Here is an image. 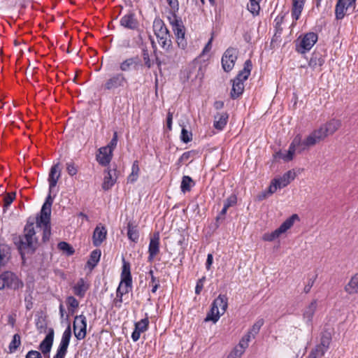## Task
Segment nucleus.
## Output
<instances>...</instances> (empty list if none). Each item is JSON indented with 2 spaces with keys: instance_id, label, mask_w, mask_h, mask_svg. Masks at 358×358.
<instances>
[{
  "instance_id": "obj_6",
  "label": "nucleus",
  "mask_w": 358,
  "mask_h": 358,
  "mask_svg": "<svg viewBox=\"0 0 358 358\" xmlns=\"http://www.w3.org/2000/svg\"><path fill=\"white\" fill-rule=\"evenodd\" d=\"M128 85V79L123 73L112 74L106 80L103 87L105 90L113 91L117 89L124 88Z\"/></svg>"
},
{
  "instance_id": "obj_21",
  "label": "nucleus",
  "mask_w": 358,
  "mask_h": 358,
  "mask_svg": "<svg viewBox=\"0 0 358 358\" xmlns=\"http://www.w3.org/2000/svg\"><path fill=\"white\" fill-rule=\"evenodd\" d=\"M135 328L131 334L133 341L136 342L139 340L141 333L146 331L149 326V320L148 317L143 318L134 324Z\"/></svg>"
},
{
  "instance_id": "obj_19",
  "label": "nucleus",
  "mask_w": 358,
  "mask_h": 358,
  "mask_svg": "<svg viewBox=\"0 0 358 358\" xmlns=\"http://www.w3.org/2000/svg\"><path fill=\"white\" fill-rule=\"evenodd\" d=\"M60 177L61 169L59 168V163H57L51 166L48 175V181L49 183L50 192H52L53 189L56 187Z\"/></svg>"
},
{
  "instance_id": "obj_41",
  "label": "nucleus",
  "mask_w": 358,
  "mask_h": 358,
  "mask_svg": "<svg viewBox=\"0 0 358 358\" xmlns=\"http://www.w3.org/2000/svg\"><path fill=\"white\" fill-rule=\"evenodd\" d=\"M37 228H41L43 230V237L42 240L43 242H46L49 241L50 235H51V227L50 223H41L40 225H36Z\"/></svg>"
},
{
  "instance_id": "obj_37",
  "label": "nucleus",
  "mask_w": 358,
  "mask_h": 358,
  "mask_svg": "<svg viewBox=\"0 0 358 358\" xmlns=\"http://www.w3.org/2000/svg\"><path fill=\"white\" fill-rule=\"evenodd\" d=\"M24 234L26 235L27 237H29L37 243L38 239L36 237V231L34 229V222H30L29 221L27 222L24 228Z\"/></svg>"
},
{
  "instance_id": "obj_27",
  "label": "nucleus",
  "mask_w": 358,
  "mask_h": 358,
  "mask_svg": "<svg viewBox=\"0 0 358 358\" xmlns=\"http://www.w3.org/2000/svg\"><path fill=\"white\" fill-rule=\"evenodd\" d=\"M120 24L129 29H136L138 27V22L134 13H129L120 19Z\"/></svg>"
},
{
  "instance_id": "obj_15",
  "label": "nucleus",
  "mask_w": 358,
  "mask_h": 358,
  "mask_svg": "<svg viewBox=\"0 0 358 358\" xmlns=\"http://www.w3.org/2000/svg\"><path fill=\"white\" fill-rule=\"evenodd\" d=\"M317 39L318 36L316 33L308 32L306 34L300 42V48L301 50H299V52L301 53H305L306 52L309 51L316 43Z\"/></svg>"
},
{
  "instance_id": "obj_30",
  "label": "nucleus",
  "mask_w": 358,
  "mask_h": 358,
  "mask_svg": "<svg viewBox=\"0 0 358 358\" xmlns=\"http://www.w3.org/2000/svg\"><path fill=\"white\" fill-rule=\"evenodd\" d=\"M51 215V207L43 205L41 210V215L36 217V225H40L41 223L50 224Z\"/></svg>"
},
{
  "instance_id": "obj_45",
  "label": "nucleus",
  "mask_w": 358,
  "mask_h": 358,
  "mask_svg": "<svg viewBox=\"0 0 358 358\" xmlns=\"http://www.w3.org/2000/svg\"><path fill=\"white\" fill-rule=\"evenodd\" d=\"M264 321L263 319H259L255 322L252 327L248 331L250 334H252V338H255V336L259 332L261 327L264 325Z\"/></svg>"
},
{
  "instance_id": "obj_14",
  "label": "nucleus",
  "mask_w": 358,
  "mask_h": 358,
  "mask_svg": "<svg viewBox=\"0 0 358 358\" xmlns=\"http://www.w3.org/2000/svg\"><path fill=\"white\" fill-rule=\"evenodd\" d=\"M142 66L141 60L138 56L129 57L120 63V70L123 72H129L131 71H138L139 67Z\"/></svg>"
},
{
  "instance_id": "obj_1",
  "label": "nucleus",
  "mask_w": 358,
  "mask_h": 358,
  "mask_svg": "<svg viewBox=\"0 0 358 358\" xmlns=\"http://www.w3.org/2000/svg\"><path fill=\"white\" fill-rule=\"evenodd\" d=\"M341 126V120L332 119L321 125L320 128L313 130L304 140L302 139L301 134H297L290 143L287 154L282 155L281 158L285 162L292 160L296 152L301 153L310 147L314 146L329 135L335 133Z\"/></svg>"
},
{
  "instance_id": "obj_11",
  "label": "nucleus",
  "mask_w": 358,
  "mask_h": 358,
  "mask_svg": "<svg viewBox=\"0 0 358 358\" xmlns=\"http://www.w3.org/2000/svg\"><path fill=\"white\" fill-rule=\"evenodd\" d=\"M73 333L78 340H83L87 334V319L81 314L76 315L73 322Z\"/></svg>"
},
{
  "instance_id": "obj_20",
  "label": "nucleus",
  "mask_w": 358,
  "mask_h": 358,
  "mask_svg": "<svg viewBox=\"0 0 358 358\" xmlns=\"http://www.w3.org/2000/svg\"><path fill=\"white\" fill-rule=\"evenodd\" d=\"M121 280L120 284L126 285L127 287H132V277L131 274V266L124 259H122V267L121 272Z\"/></svg>"
},
{
  "instance_id": "obj_5",
  "label": "nucleus",
  "mask_w": 358,
  "mask_h": 358,
  "mask_svg": "<svg viewBox=\"0 0 358 358\" xmlns=\"http://www.w3.org/2000/svg\"><path fill=\"white\" fill-rule=\"evenodd\" d=\"M299 220V217L298 215L293 214L283 222L278 229L271 233H265L262 236V239L264 241L270 242L274 241L280 237L281 234L285 233L288 229H289L293 226L294 222Z\"/></svg>"
},
{
  "instance_id": "obj_42",
  "label": "nucleus",
  "mask_w": 358,
  "mask_h": 358,
  "mask_svg": "<svg viewBox=\"0 0 358 358\" xmlns=\"http://www.w3.org/2000/svg\"><path fill=\"white\" fill-rule=\"evenodd\" d=\"M21 345V338L20 336L18 334H15L13 336V339L10 341L8 349L10 353L15 352L17 349L20 347Z\"/></svg>"
},
{
  "instance_id": "obj_12",
  "label": "nucleus",
  "mask_w": 358,
  "mask_h": 358,
  "mask_svg": "<svg viewBox=\"0 0 358 358\" xmlns=\"http://www.w3.org/2000/svg\"><path fill=\"white\" fill-rule=\"evenodd\" d=\"M14 243L22 257L24 255L23 251L26 250H31L32 251H34L37 244L35 241H34L29 237H27L24 234L17 237L15 239Z\"/></svg>"
},
{
  "instance_id": "obj_64",
  "label": "nucleus",
  "mask_w": 358,
  "mask_h": 358,
  "mask_svg": "<svg viewBox=\"0 0 358 358\" xmlns=\"http://www.w3.org/2000/svg\"><path fill=\"white\" fill-rule=\"evenodd\" d=\"M237 345L238 346L239 348H241L245 351V349L248 347L249 343L241 338V341H239V343Z\"/></svg>"
},
{
  "instance_id": "obj_38",
  "label": "nucleus",
  "mask_w": 358,
  "mask_h": 358,
  "mask_svg": "<svg viewBox=\"0 0 358 358\" xmlns=\"http://www.w3.org/2000/svg\"><path fill=\"white\" fill-rule=\"evenodd\" d=\"M194 182L191 177L184 176L182 178L180 189L183 193L189 192L192 186L194 185Z\"/></svg>"
},
{
  "instance_id": "obj_2",
  "label": "nucleus",
  "mask_w": 358,
  "mask_h": 358,
  "mask_svg": "<svg viewBox=\"0 0 358 358\" xmlns=\"http://www.w3.org/2000/svg\"><path fill=\"white\" fill-rule=\"evenodd\" d=\"M252 69V64L250 59H247L243 69L238 72L236 78L232 80V89L230 93L233 99L238 98L244 91V82L248 78Z\"/></svg>"
},
{
  "instance_id": "obj_13",
  "label": "nucleus",
  "mask_w": 358,
  "mask_h": 358,
  "mask_svg": "<svg viewBox=\"0 0 358 358\" xmlns=\"http://www.w3.org/2000/svg\"><path fill=\"white\" fill-rule=\"evenodd\" d=\"M159 245H160V236L159 233L155 232L150 238V243L148 246V261L152 262L155 257L159 253Z\"/></svg>"
},
{
  "instance_id": "obj_24",
  "label": "nucleus",
  "mask_w": 358,
  "mask_h": 358,
  "mask_svg": "<svg viewBox=\"0 0 358 358\" xmlns=\"http://www.w3.org/2000/svg\"><path fill=\"white\" fill-rule=\"evenodd\" d=\"M229 114L227 112L217 113L214 115L213 127L220 131L224 129L227 124Z\"/></svg>"
},
{
  "instance_id": "obj_61",
  "label": "nucleus",
  "mask_w": 358,
  "mask_h": 358,
  "mask_svg": "<svg viewBox=\"0 0 358 358\" xmlns=\"http://www.w3.org/2000/svg\"><path fill=\"white\" fill-rule=\"evenodd\" d=\"M173 113L170 111L168 112L166 117V126L169 130L172 129Z\"/></svg>"
},
{
  "instance_id": "obj_62",
  "label": "nucleus",
  "mask_w": 358,
  "mask_h": 358,
  "mask_svg": "<svg viewBox=\"0 0 358 358\" xmlns=\"http://www.w3.org/2000/svg\"><path fill=\"white\" fill-rule=\"evenodd\" d=\"M213 256L212 254H208V256H207V259H206V268L207 270H210V267H211V265L213 264Z\"/></svg>"
},
{
  "instance_id": "obj_47",
  "label": "nucleus",
  "mask_w": 358,
  "mask_h": 358,
  "mask_svg": "<svg viewBox=\"0 0 358 358\" xmlns=\"http://www.w3.org/2000/svg\"><path fill=\"white\" fill-rule=\"evenodd\" d=\"M142 57L144 61L145 66L148 69L151 68L152 62L150 60L148 50L146 48H143L142 50Z\"/></svg>"
},
{
  "instance_id": "obj_39",
  "label": "nucleus",
  "mask_w": 358,
  "mask_h": 358,
  "mask_svg": "<svg viewBox=\"0 0 358 358\" xmlns=\"http://www.w3.org/2000/svg\"><path fill=\"white\" fill-rule=\"evenodd\" d=\"M101 252L100 250L96 249L93 250L90 256V259L87 261V264L94 268L100 260Z\"/></svg>"
},
{
  "instance_id": "obj_48",
  "label": "nucleus",
  "mask_w": 358,
  "mask_h": 358,
  "mask_svg": "<svg viewBox=\"0 0 358 358\" xmlns=\"http://www.w3.org/2000/svg\"><path fill=\"white\" fill-rule=\"evenodd\" d=\"M66 171L71 176H73L78 173L77 166L73 162L66 163Z\"/></svg>"
},
{
  "instance_id": "obj_9",
  "label": "nucleus",
  "mask_w": 358,
  "mask_h": 358,
  "mask_svg": "<svg viewBox=\"0 0 358 358\" xmlns=\"http://www.w3.org/2000/svg\"><path fill=\"white\" fill-rule=\"evenodd\" d=\"M71 338V326L68 325L62 334L56 355L53 358H65Z\"/></svg>"
},
{
  "instance_id": "obj_26",
  "label": "nucleus",
  "mask_w": 358,
  "mask_h": 358,
  "mask_svg": "<svg viewBox=\"0 0 358 358\" xmlns=\"http://www.w3.org/2000/svg\"><path fill=\"white\" fill-rule=\"evenodd\" d=\"M324 62V56L321 52L315 51L311 54L308 66L313 69H316L318 67H321Z\"/></svg>"
},
{
  "instance_id": "obj_18",
  "label": "nucleus",
  "mask_w": 358,
  "mask_h": 358,
  "mask_svg": "<svg viewBox=\"0 0 358 358\" xmlns=\"http://www.w3.org/2000/svg\"><path fill=\"white\" fill-rule=\"evenodd\" d=\"M132 287H127L124 285L119 284L116 290V296L113 300L112 305L113 307L120 308L123 301L125 300L124 296L131 290Z\"/></svg>"
},
{
  "instance_id": "obj_32",
  "label": "nucleus",
  "mask_w": 358,
  "mask_h": 358,
  "mask_svg": "<svg viewBox=\"0 0 358 358\" xmlns=\"http://www.w3.org/2000/svg\"><path fill=\"white\" fill-rule=\"evenodd\" d=\"M345 290L349 294H358V272L350 278L345 287Z\"/></svg>"
},
{
  "instance_id": "obj_56",
  "label": "nucleus",
  "mask_w": 358,
  "mask_h": 358,
  "mask_svg": "<svg viewBox=\"0 0 358 358\" xmlns=\"http://www.w3.org/2000/svg\"><path fill=\"white\" fill-rule=\"evenodd\" d=\"M244 350L241 348H239L238 345H236L234 350L231 352V355H233L236 358H241L242 355L244 353Z\"/></svg>"
},
{
  "instance_id": "obj_22",
  "label": "nucleus",
  "mask_w": 358,
  "mask_h": 358,
  "mask_svg": "<svg viewBox=\"0 0 358 358\" xmlns=\"http://www.w3.org/2000/svg\"><path fill=\"white\" fill-rule=\"evenodd\" d=\"M54 330L51 329L39 345L38 349L45 355L49 354L53 344Z\"/></svg>"
},
{
  "instance_id": "obj_35",
  "label": "nucleus",
  "mask_w": 358,
  "mask_h": 358,
  "mask_svg": "<svg viewBox=\"0 0 358 358\" xmlns=\"http://www.w3.org/2000/svg\"><path fill=\"white\" fill-rule=\"evenodd\" d=\"M139 172L140 168L138 165V162L136 160L133 162L131 166V172L127 177V182L130 183L135 182L138 178Z\"/></svg>"
},
{
  "instance_id": "obj_60",
  "label": "nucleus",
  "mask_w": 358,
  "mask_h": 358,
  "mask_svg": "<svg viewBox=\"0 0 358 358\" xmlns=\"http://www.w3.org/2000/svg\"><path fill=\"white\" fill-rule=\"evenodd\" d=\"M330 343V337L329 336H322L321 338L320 344L322 346L324 347L327 350L329 349Z\"/></svg>"
},
{
  "instance_id": "obj_36",
  "label": "nucleus",
  "mask_w": 358,
  "mask_h": 358,
  "mask_svg": "<svg viewBox=\"0 0 358 358\" xmlns=\"http://www.w3.org/2000/svg\"><path fill=\"white\" fill-rule=\"evenodd\" d=\"M223 313H221L220 310H217L213 306H211L210 311L208 313L204 321L208 322L212 321L214 323L217 322L220 319V316L222 315Z\"/></svg>"
},
{
  "instance_id": "obj_34",
  "label": "nucleus",
  "mask_w": 358,
  "mask_h": 358,
  "mask_svg": "<svg viewBox=\"0 0 358 358\" xmlns=\"http://www.w3.org/2000/svg\"><path fill=\"white\" fill-rule=\"evenodd\" d=\"M127 236L129 240L134 243H137L139 238V233L137 227L134 225L131 222H129L127 224Z\"/></svg>"
},
{
  "instance_id": "obj_46",
  "label": "nucleus",
  "mask_w": 358,
  "mask_h": 358,
  "mask_svg": "<svg viewBox=\"0 0 358 358\" xmlns=\"http://www.w3.org/2000/svg\"><path fill=\"white\" fill-rule=\"evenodd\" d=\"M181 141L185 143L190 142L192 139V134L188 131L185 128H182L180 136Z\"/></svg>"
},
{
  "instance_id": "obj_7",
  "label": "nucleus",
  "mask_w": 358,
  "mask_h": 358,
  "mask_svg": "<svg viewBox=\"0 0 358 358\" xmlns=\"http://www.w3.org/2000/svg\"><path fill=\"white\" fill-rule=\"evenodd\" d=\"M238 50L234 47H229L224 52L221 63L225 72L231 71L238 59Z\"/></svg>"
},
{
  "instance_id": "obj_28",
  "label": "nucleus",
  "mask_w": 358,
  "mask_h": 358,
  "mask_svg": "<svg viewBox=\"0 0 358 358\" xmlns=\"http://www.w3.org/2000/svg\"><path fill=\"white\" fill-rule=\"evenodd\" d=\"M306 0H292L291 14L293 20H298L304 7Z\"/></svg>"
},
{
  "instance_id": "obj_52",
  "label": "nucleus",
  "mask_w": 358,
  "mask_h": 358,
  "mask_svg": "<svg viewBox=\"0 0 358 358\" xmlns=\"http://www.w3.org/2000/svg\"><path fill=\"white\" fill-rule=\"evenodd\" d=\"M312 350L316 354V355H317L318 357H322L324 355L327 349L319 344Z\"/></svg>"
},
{
  "instance_id": "obj_58",
  "label": "nucleus",
  "mask_w": 358,
  "mask_h": 358,
  "mask_svg": "<svg viewBox=\"0 0 358 358\" xmlns=\"http://www.w3.org/2000/svg\"><path fill=\"white\" fill-rule=\"evenodd\" d=\"M315 277L308 279V282L305 285L304 289H303V292L306 294H308V292H310L312 287L313 286V284H314V282H315Z\"/></svg>"
},
{
  "instance_id": "obj_50",
  "label": "nucleus",
  "mask_w": 358,
  "mask_h": 358,
  "mask_svg": "<svg viewBox=\"0 0 358 358\" xmlns=\"http://www.w3.org/2000/svg\"><path fill=\"white\" fill-rule=\"evenodd\" d=\"M236 196L235 194H231L224 201V206L229 208V207L234 206L236 203Z\"/></svg>"
},
{
  "instance_id": "obj_57",
  "label": "nucleus",
  "mask_w": 358,
  "mask_h": 358,
  "mask_svg": "<svg viewBox=\"0 0 358 358\" xmlns=\"http://www.w3.org/2000/svg\"><path fill=\"white\" fill-rule=\"evenodd\" d=\"M192 151H188L184 152L178 159V164H180L181 163H183L186 161H187L189 157H191Z\"/></svg>"
},
{
  "instance_id": "obj_4",
  "label": "nucleus",
  "mask_w": 358,
  "mask_h": 358,
  "mask_svg": "<svg viewBox=\"0 0 358 358\" xmlns=\"http://www.w3.org/2000/svg\"><path fill=\"white\" fill-rule=\"evenodd\" d=\"M23 286V282L14 273L5 271L0 274V290L5 288L15 290Z\"/></svg>"
},
{
  "instance_id": "obj_17",
  "label": "nucleus",
  "mask_w": 358,
  "mask_h": 358,
  "mask_svg": "<svg viewBox=\"0 0 358 358\" xmlns=\"http://www.w3.org/2000/svg\"><path fill=\"white\" fill-rule=\"evenodd\" d=\"M107 229L104 225L99 223L95 227L92 235V243L94 246L99 247L106 239Z\"/></svg>"
},
{
  "instance_id": "obj_59",
  "label": "nucleus",
  "mask_w": 358,
  "mask_h": 358,
  "mask_svg": "<svg viewBox=\"0 0 358 358\" xmlns=\"http://www.w3.org/2000/svg\"><path fill=\"white\" fill-rule=\"evenodd\" d=\"M26 358H42L41 354L36 350H30L27 352Z\"/></svg>"
},
{
  "instance_id": "obj_51",
  "label": "nucleus",
  "mask_w": 358,
  "mask_h": 358,
  "mask_svg": "<svg viewBox=\"0 0 358 358\" xmlns=\"http://www.w3.org/2000/svg\"><path fill=\"white\" fill-rule=\"evenodd\" d=\"M206 280L205 277H202L201 278L199 279L196 282V285L195 287V294L199 295L201 294L203 288V284L204 281Z\"/></svg>"
},
{
  "instance_id": "obj_8",
  "label": "nucleus",
  "mask_w": 358,
  "mask_h": 358,
  "mask_svg": "<svg viewBox=\"0 0 358 358\" xmlns=\"http://www.w3.org/2000/svg\"><path fill=\"white\" fill-rule=\"evenodd\" d=\"M296 174L293 171H288L279 178H275L271 181L268 187V193L270 194L275 192L277 189H282L287 186L294 178Z\"/></svg>"
},
{
  "instance_id": "obj_25",
  "label": "nucleus",
  "mask_w": 358,
  "mask_h": 358,
  "mask_svg": "<svg viewBox=\"0 0 358 358\" xmlns=\"http://www.w3.org/2000/svg\"><path fill=\"white\" fill-rule=\"evenodd\" d=\"M116 170L107 169L105 171V176L102 184L104 190L110 189L116 182Z\"/></svg>"
},
{
  "instance_id": "obj_31",
  "label": "nucleus",
  "mask_w": 358,
  "mask_h": 358,
  "mask_svg": "<svg viewBox=\"0 0 358 358\" xmlns=\"http://www.w3.org/2000/svg\"><path fill=\"white\" fill-rule=\"evenodd\" d=\"M317 308V300H313L303 310V319L307 323L312 322L313 315Z\"/></svg>"
},
{
  "instance_id": "obj_23",
  "label": "nucleus",
  "mask_w": 358,
  "mask_h": 358,
  "mask_svg": "<svg viewBox=\"0 0 358 358\" xmlns=\"http://www.w3.org/2000/svg\"><path fill=\"white\" fill-rule=\"evenodd\" d=\"M90 283L84 278H80L73 287V291L76 296L82 299L85 296L87 291L90 289Z\"/></svg>"
},
{
  "instance_id": "obj_44",
  "label": "nucleus",
  "mask_w": 358,
  "mask_h": 358,
  "mask_svg": "<svg viewBox=\"0 0 358 358\" xmlns=\"http://www.w3.org/2000/svg\"><path fill=\"white\" fill-rule=\"evenodd\" d=\"M69 312L73 313L74 310L79 306L78 301L73 296H69L66 300Z\"/></svg>"
},
{
  "instance_id": "obj_53",
  "label": "nucleus",
  "mask_w": 358,
  "mask_h": 358,
  "mask_svg": "<svg viewBox=\"0 0 358 358\" xmlns=\"http://www.w3.org/2000/svg\"><path fill=\"white\" fill-rule=\"evenodd\" d=\"M150 285L152 287L151 292L152 293H155L157 289L159 287V280L155 276H152V280H150Z\"/></svg>"
},
{
  "instance_id": "obj_33",
  "label": "nucleus",
  "mask_w": 358,
  "mask_h": 358,
  "mask_svg": "<svg viewBox=\"0 0 358 358\" xmlns=\"http://www.w3.org/2000/svg\"><path fill=\"white\" fill-rule=\"evenodd\" d=\"M350 7V6H348V3L338 0L335 7L336 18L337 20H342L345 17L347 9Z\"/></svg>"
},
{
  "instance_id": "obj_29",
  "label": "nucleus",
  "mask_w": 358,
  "mask_h": 358,
  "mask_svg": "<svg viewBox=\"0 0 358 358\" xmlns=\"http://www.w3.org/2000/svg\"><path fill=\"white\" fill-rule=\"evenodd\" d=\"M221 313H224L228 306V298L225 294H220L212 303V305Z\"/></svg>"
},
{
  "instance_id": "obj_3",
  "label": "nucleus",
  "mask_w": 358,
  "mask_h": 358,
  "mask_svg": "<svg viewBox=\"0 0 358 358\" xmlns=\"http://www.w3.org/2000/svg\"><path fill=\"white\" fill-rule=\"evenodd\" d=\"M153 31L161 48L170 52L173 48L171 34L164 22L161 19H155L153 22Z\"/></svg>"
},
{
  "instance_id": "obj_55",
  "label": "nucleus",
  "mask_w": 358,
  "mask_h": 358,
  "mask_svg": "<svg viewBox=\"0 0 358 358\" xmlns=\"http://www.w3.org/2000/svg\"><path fill=\"white\" fill-rule=\"evenodd\" d=\"M117 131H115L113 133V136L112 139L110 140L108 145H106V147H109V148H110L112 150V152H113V150L117 146Z\"/></svg>"
},
{
  "instance_id": "obj_63",
  "label": "nucleus",
  "mask_w": 358,
  "mask_h": 358,
  "mask_svg": "<svg viewBox=\"0 0 358 358\" xmlns=\"http://www.w3.org/2000/svg\"><path fill=\"white\" fill-rule=\"evenodd\" d=\"M212 41H213V38H210V40L206 43V45H205L204 48L203 49V51H202L203 54L208 52L210 50V49L212 48Z\"/></svg>"
},
{
  "instance_id": "obj_49",
  "label": "nucleus",
  "mask_w": 358,
  "mask_h": 358,
  "mask_svg": "<svg viewBox=\"0 0 358 358\" xmlns=\"http://www.w3.org/2000/svg\"><path fill=\"white\" fill-rule=\"evenodd\" d=\"M15 198V193L7 194L3 198V202H4L3 207L4 208L8 207L12 203V202L13 201Z\"/></svg>"
},
{
  "instance_id": "obj_54",
  "label": "nucleus",
  "mask_w": 358,
  "mask_h": 358,
  "mask_svg": "<svg viewBox=\"0 0 358 358\" xmlns=\"http://www.w3.org/2000/svg\"><path fill=\"white\" fill-rule=\"evenodd\" d=\"M169 7L173 12H178L179 10L178 0H166Z\"/></svg>"
},
{
  "instance_id": "obj_43",
  "label": "nucleus",
  "mask_w": 358,
  "mask_h": 358,
  "mask_svg": "<svg viewBox=\"0 0 358 358\" xmlns=\"http://www.w3.org/2000/svg\"><path fill=\"white\" fill-rule=\"evenodd\" d=\"M248 10L253 15H259L260 10L259 1L250 0V3L248 4Z\"/></svg>"
},
{
  "instance_id": "obj_40",
  "label": "nucleus",
  "mask_w": 358,
  "mask_h": 358,
  "mask_svg": "<svg viewBox=\"0 0 358 358\" xmlns=\"http://www.w3.org/2000/svg\"><path fill=\"white\" fill-rule=\"evenodd\" d=\"M57 248L67 256L73 255L75 252L73 248L69 243L65 241L59 242L57 245Z\"/></svg>"
},
{
  "instance_id": "obj_16",
  "label": "nucleus",
  "mask_w": 358,
  "mask_h": 358,
  "mask_svg": "<svg viewBox=\"0 0 358 358\" xmlns=\"http://www.w3.org/2000/svg\"><path fill=\"white\" fill-rule=\"evenodd\" d=\"M113 157L112 150L109 147L100 148L96 155V160L102 166H107Z\"/></svg>"
},
{
  "instance_id": "obj_10",
  "label": "nucleus",
  "mask_w": 358,
  "mask_h": 358,
  "mask_svg": "<svg viewBox=\"0 0 358 358\" xmlns=\"http://www.w3.org/2000/svg\"><path fill=\"white\" fill-rule=\"evenodd\" d=\"M171 24H172V29L174 34L176 37V41L180 48L184 50L187 45V41L185 38V27L180 20L174 19Z\"/></svg>"
}]
</instances>
